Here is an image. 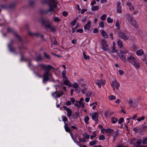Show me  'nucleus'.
<instances>
[{
	"mask_svg": "<svg viewBox=\"0 0 147 147\" xmlns=\"http://www.w3.org/2000/svg\"><path fill=\"white\" fill-rule=\"evenodd\" d=\"M74 105L76 106H77L78 108L79 109L80 108L79 105L78 103L76 101V103L74 104Z\"/></svg>",
	"mask_w": 147,
	"mask_h": 147,
	"instance_id": "864d4df0",
	"label": "nucleus"
},
{
	"mask_svg": "<svg viewBox=\"0 0 147 147\" xmlns=\"http://www.w3.org/2000/svg\"><path fill=\"white\" fill-rule=\"evenodd\" d=\"M121 53H123L124 54H128V55H129V53H132L130 52L129 50L127 49H125L124 51H122Z\"/></svg>",
	"mask_w": 147,
	"mask_h": 147,
	"instance_id": "412c9836",
	"label": "nucleus"
},
{
	"mask_svg": "<svg viewBox=\"0 0 147 147\" xmlns=\"http://www.w3.org/2000/svg\"><path fill=\"white\" fill-rule=\"evenodd\" d=\"M117 11L119 13H121V3L120 2H117L116 4Z\"/></svg>",
	"mask_w": 147,
	"mask_h": 147,
	"instance_id": "2eb2a0df",
	"label": "nucleus"
},
{
	"mask_svg": "<svg viewBox=\"0 0 147 147\" xmlns=\"http://www.w3.org/2000/svg\"><path fill=\"white\" fill-rule=\"evenodd\" d=\"M103 130L105 131V132H103V133H104L105 132L109 134V135L112 134L114 131L113 129L110 128L104 129H103Z\"/></svg>",
	"mask_w": 147,
	"mask_h": 147,
	"instance_id": "ddd939ff",
	"label": "nucleus"
},
{
	"mask_svg": "<svg viewBox=\"0 0 147 147\" xmlns=\"http://www.w3.org/2000/svg\"><path fill=\"white\" fill-rule=\"evenodd\" d=\"M117 45L119 47L121 48L123 47V43L122 41L120 39H118L117 42Z\"/></svg>",
	"mask_w": 147,
	"mask_h": 147,
	"instance_id": "a211bd4d",
	"label": "nucleus"
},
{
	"mask_svg": "<svg viewBox=\"0 0 147 147\" xmlns=\"http://www.w3.org/2000/svg\"><path fill=\"white\" fill-rule=\"evenodd\" d=\"M62 76L63 78L65 79H67V77L65 76L66 74V71L65 70H63V71L62 72Z\"/></svg>",
	"mask_w": 147,
	"mask_h": 147,
	"instance_id": "c756f323",
	"label": "nucleus"
},
{
	"mask_svg": "<svg viewBox=\"0 0 147 147\" xmlns=\"http://www.w3.org/2000/svg\"><path fill=\"white\" fill-rule=\"evenodd\" d=\"M64 127L66 131L67 132L69 133L71 135V129L68 126L67 124L66 123H65Z\"/></svg>",
	"mask_w": 147,
	"mask_h": 147,
	"instance_id": "f3484780",
	"label": "nucleus"
},
{
	"mask_svg": "<svg viewBox=\"0 0 147 147\" xmlns=\"http://www.w3.org/2000/svg\"><path fill=\"white\" fill-rule=\"evenodd\" d=\"M119 58L123 61L125 63L127 59L125 55L122 53H119L118 55Z\"/></svg>",
	"mask_w": 147,
	"mask_h": 147,
	"instance_id": "f8f14e48",
	"label": "nucleus"
},
{
	"mask_svg": "<svg viewBox=\"0 0 147 147\" xmlns=\"http://www.w3.org/2000/svg\"><path fill=\"white\" fill-rule=\"evenodd\" d=\"M145 118L144 116L140 118H139L138 119H137V120L139 122H140L142 120H144V119Z\"/></svg>",
	"mask_w": 147,
	"mask_h": 147,
	"instance_id": "a18cd8bd",
	"label": "nucleus"
},
{
	"mask_svg": "<svg viewBox=\"0 0 147 147\" xmlns=\"http://www.w3.org/2000/svg\"><path fill=\"white\" fill-rule=\"evenodd\" d=\"M107 17V16L106 14H104L100 18L101 20H104Z\"/></svg>",
	"mask_w": 147,
	"mask_h": 147,
	"instance_id": "ea45409f",
	"label": "nucleus"
},
{
	"mask_svg": "<svg viewBox=\"0 0 147 147\" xmlns=\"http://www.w3.org/2000/svg\"><path fill=\"white\" fill-rule=\"evenodd\" d=\"M52 25H51V24L50 23H49V24H46L45 25V26L47 28H49Z\"/></svg>",
	"mask_w": 147,
	"mask_h": 147,
	"instance_id": "8fccbe9b",
	"label": "nucleus"
},
{
	"mask_svg": "<svg viewBox=\"0 0 147 147\" xmlns=\"http://www.w3.org/2000/svg\"><path fill=\"white\" fill-rule=\"evenodd\" d=\"M51 75L48 71H46L44 74L43 76L42 82L43 83H46L47 81L52 78Z\"/></svg>",
	"mask_w": 147,
	"mask_h": 147,
	"instance_id": "7ed1b4c3",
	"label": "nucleus"
},
{
	"mask_svg": "<svg viewBox=\"0 0 147 147\" xmlns=\"http://www.w3.org/2000/svg\"><path fill=\"white\" fill-rule=\"evenodd\" d=\"M138 115L137 114H135L132 117V118L134 120L135 118L137 117Z\"/></svg>",
	"mask_w": 147,
	"mask_h": 147,
	"instance_id": "774afa93",
	"label": "nucleus"
},
{
	"mask_svg": "<svg viewBox=\"0 0 147 147\" xmlns=\"http://www.w3.org/2000/svg\"><path fill=\"white\" fill-rule=\"evenodd\" d=\"M70 100L72 102L73 104H74L75 101V100L74 99V98H71Z\"/></svg>",
	"mask_w": 147,
	"mask_h": 147,
	"instance_id": "680f3d73",
	"label": "nucleus"
},
{
	"mask_svg": "<svg viewBox=\"0 0 147 147\" xmlns=\"http://www.w3.org/2000/svg\"><path fill=\"white\" fill-rule=\"evenodd\" d=\"M126 17L129 23L130 24L136 28L138 27V23L133 18L128 14H127Z\"/></svg>",
	"mask_w": 147,
	"mask_h": 147,
	"instance_id": "f03ea898",
	"label": "nucleus"
},
{
	"mask_svg": "<svg viewBox=\"0 0 147 147\" xmlns=\"http://www.w3.org/2000/svg\"><path fill=\"white\" fill-rule=\"evenodd\" d=\"M101 45L102 46V49L104 51H106L108 49L109 45L107 43V41L105 40H101Z\"/></svg>",
	"mask_w": 147,
	"mask_h": 147,
	"instance_id": "6e6552de",
	"label": "nucleus"
},
{
	"mask_svg": "<svg viewBox=\"0 0 147 147\" xmlns=\"http://www.w3.org/2000/svg\"><path fill=\"white\" fill-rule=\"evenodd\" d=\"M89 119V117L88 116H86L84 118V121L87 124H88V121Z\"/></svg>",
	"mask_w": 147,
	"mask_h": 147,
	"instance_id": "72a5a7b5",
	"label": "nucleus"
},
{
	"mask_svg": "<svg viewBox=\"0 0 147 147\" xmlns=\"http://www.w3.org/2000/svg\"><path fill=\"white\" fill-rule=\"evenodd\" d=\"M96 136V134L94 132V133L93 134V135L92 136H91L90 137V138L91 139H92L93 138H95Z\"/></svg>",
	"mask_w": 147,
	"mask_h": 147,
	"instance_id": "3c124183",
	"label": "nucleus"
},
{
	"mask_svg": "<svg viewBox=\"0 0 147 147\" xmlns=\"http://www.w3.org/2000/svg\"><path fill=\"white\" fill-rule=\"evenodd\" d=\"M107 22L109 23H111L113 22V19L109 17H108L107 19Z\"/></svg>",
	"mask_w": 147,
	"mask_h": 147,
	"instance_id": "473e14b6",
	"label": "nucleus"
},
{
	"mask_svg": "<svg viewBox=\"0 0 147 147\" xmlns=\"http://www.w3.org/2000/svg\"><path fill=\"white\" fill-rule=\"evenodd\" d=\"M124 121V119L123 118L121 117L120 118L118 121V123L121 124Z\"/></svg>",
	"mask_w": 147,
	"mask_h": 147,
	"instance_id": "58836bf2",
	"label": "nucleus"
},
{
	"mask_svg": "<svg viewBox=\"0 0 147 147\" xmlns=\"http://www.w3.org/2000/svg\"><path fill=\"white\" fill-rule=\"evenodd\" d=\"M90 100V98H89L86 97L85 98V101L86 102H88Z\"/></svg>",
	"mask_w": 147,
	"mask_h": 147,
	"instance_id": "0e129e2a",
	"label": "nucleus"
},
{
	"mask_svg": "<svg viewBox=\"0 0 147 147\" xmlns=\"http://www.w3.org/2000/svg\"><path fill=\"white\" fill-rule=\"evenodd\" d=\"M28 34L30 36H36L39 35V34L38 33H32L30 31L28 32Z\"/></svg>",
	"mask_w": 147,
	"mask_h": 147,
	"instance_id": "5701e85b",
	"label": "nucleus"
},
{
	"mask_svg": "<svg viewBox=\"0 0 147 147\" xmlns=\"http://www.w3.org/2000/svg\"><path fill=\"white\" fill-rule=\"evenodd\" d=\"M54 11V8L51 5H50L49 9L48 10L47 12H52Z\"/></svg>",
	"mask_w": 147,
	"mask_h": 147,
	"instance_id": "f704fd0d",
	"label": "nucleus"
},
{
	"mask_svg": "<svg viewBox=\"0 0 147 147\" xmlns=\"http://www.w3.org/2000/svg\"><path fill=\"white\" fill-rule=\"evenodd\" d=\"M44 55L45 57L47 59H49L50 58L49 55L46 53H44Z\"/></svg>",
	"mask_w": 147,
	"mask_h": 147,
	"instance_id": "09e8293b",
	"label": "nucleus"
},
{
	"mask_svg": "<svg viewBox=\"0 0 147 147\" xmlns=\"http://www.w3.org/2000/svg\"><path fill=\"white\" fill-rule=\"evenodd\" d=\"M83 137L84 138L88 139L89 138L90 136L87 134H84L83 135Z\"/></svg>",
	"mask_w": 147,
	"mask_h": 147,
	"instance_id": "c9c22d12",
	"label": "nucleus"
},
{
	"mask_svg": "<svg viewBox=\"0 0 147 147\" xmlns=\"http://www.w3.org/2000/svg\"><path fill=\"white\" fill-rule=\"evenodd\" d=\"M127 5L129 7V9L130 11H133V13L134 14H135L138 13V11L137 10H135L134 7V6L129 2H128L127 3Z\"/></svg>",
	"mask_w": 147,
	"mask_h": 147,
	"instance_id": "1a4fd4ad",
	"label": "nucleus"
},
{
	"mask_svg": "<svg viewBox=\"0 0 147 147\" xmlns=\"http://www.w3.org/2000/svg\"><path fill=\"white\" fill-rule=\"evenodd\" d=\"M115 26L117 30H119L120 29V27L119 25V20H116Z\"/></svg>",
	"mask_w": 147,
	"mask_h": 147,
	"instance_id": "4be33fe9",
	"label": "nucleus"
},
{
	"mask_svg": "<svg viewBox=\"0 0 147 147\" xmlns=\"http://www.w3.org/2000/svg\"><path fill=\"white\" fill-rule=\"evenodd\" d=\"M119 72L120 75H122L123 74V72L122 70H119Z\"/></svg>",
	"mask_w": 147,
	"mask_h": 147,
	"instance_id": "e2e57ef3",
	"label": "nucleus"
},
{
	"mask_svg": "<svg viewBox=\"0 0 147 147\" xmlns=\"http://www.w3.org/2000/svg\"><path fill=\"white\" fill-rule=\"evenodd\" d=\"M63 108L65 110L67 111V116L68 117H71L72 115V111L69 108L65 106H64Z\"/></svg>",
	"mask_w": 147,
	"mask_h": 147,
	"instance_id": "4468645a",
	"label": "nucleus"
},
{
	"mask_svg": "<svg viewBox=\"0 0 147 147\" xmlns=\"http://www.w3.org/2000/svg\"><path fill=\"white\" fill-rule=\"evenodd\" d=\"M105 137L103 135H101L99 137V139L100 140H103L105 139Z\"/></svg>",
	"mask_w": 147,
	"mask_h": 147,
	"instance_id": "a19ab883",
	"label": "nucleus"
},
{
	"mask_svg": "<svg viewBox=\"0 0 147 147\" xmlns=\"http://www.w3.org/2000/svg\"><path fill=\"white\" fill-rule=\"evenodd\" d=\"M71 102L69 101H68L66 102V105H71Z\"/></svg>",
	"mask_w": 147,
	"mask_h": 147,
	"instance_id": "052dcab7",
	"label": "nucleus"
},
{
	"mask_svg": "<svg viewBox=\"0 0 147 147\" xmlns=\"http://www.w3.org/2000/svg\"><path fill=\"white\" fill-rule=\"evenodd\" d=\"M101 32L102 35L104 38H106L107 37V34L104 30H102Z\"/></svg>",
	"mask_w": 147,
	"mask_h": 147,
	"instance_id": "b1692460",
	"label": "nucleus"
},
{
	"mask_svg": "<svg viewBox=\"0 0 147 147\" xmlns=\"http://www.w3.org/2000/svg\"><path fill=\"white\" fill-rule=\"evenodd\" d=\"M73 86L75 91H77L78 90V84L77 83H75L73 84Z\"/></svg>",
	"mask_w": 147,
	"mask_h": 147,
	"instance_id": "393cba45",
	"label": "nucleus"
},
{
	"mask_svg": "<svg viewBox=\"0 0 147 147\" xmlns=\"http://www.w3.org/2000/svg\"><path fill=\"white\" fill-rule=\"evenodd\" d=\"M142 142V140H138L136 142V144L138 145H140Z\"/></svg>",
	"mask_w": 147,
	"mask_h": 147,
	"instance_id": "5fc2aeb1",
	"label": "nucleus"
},
{
	"mask_svg": "<svg viewBox=\"0 0 147 147\" xmlns=\"http://www.w3.org/2000/svg\"><path fill=\"white\" fill-rule=\"evenodd\" d=\"M142 143L143 144H145L147 143V138H145L143 140Z\"/></svg>",
	"mask_w": 147,
	"mask_h": 147,
	"instance_id": "4d7b16f0",
	"label": "nucleus"
},
{
	"mask_svg": "<svg viewBox=\"0 0 147 147\" xmlns=\"http://www.w3.org/2000/svg\"><path fill=\"white\" fill-rule=\"evenodd\" d=\"M76 31L77 32H79L80 33H82L83 32V30L82 29H81L77 30Z\"/></svg>",
	"mask_w": 147,
	"mask_h": 147,
	"instance_id": "6e6d98bb",
	"label": "nucleus"
},
{
	"mask_svg": "<svg viewBox=\"0 0 147 147\" xmlns=\"http://www.w3.org/2000/svg\"><path fill=\"white\" fill-rule=\"evenodd\" d=\"M91 22L89 20H88L87 24L85 25L84 27V29L85 31H87L89 30Z\"/></svg>",
	"mask_w": 147,
	"mask_h": 147,
	"instance_id": "9d476101",
	"label": "nucleus"
},
{
	"mask_svg": "<svg viewBox=\"0 0 147 147\" xmlns=\"http://www.w3.org/2000/svg\"><path fill=\"white\" fill-rule=\"evenodd\" d=\"M54 21L55 22H58L60 21V19L59 18L57 17H55L54 18Z\"/></svg>",
	"mask_w": 147,
	"mask_h": 147,
	"instance_id": "c03bdc74",
	"label": "nucleus"
},
{
	"mask_svg": "<svg viewBox=\"0 0 147 147\" xmlns=\"http://www.w3.org/2000/svg\"><path fill=\"white\" fill-rule=\"evenodd\" d=\"M77 102L78 103L80 107L83 109L84 108V105L83 103L82 102H80L79 101H77Z\"/></svg>",
	"mask_w": 147,
	"mask_h": 147,
	"instance_id": "bb28decb",
	"label": "nucleus"
},
{
	"mask_svg": "<svg viewBox=\"0 0 147 147\" xmlns=\"http://www.w3.org/2000/svg\"><path fill=\"white\" fill-rule=\"evenodd\" d=\"M111 49H112V53H115L117 52V50L115 49V46H112L111 47Z\"/></svg>",
	"mask_w": 147,
	"mask_h": 147,
	"instance_id": "e433bc0d",
	"label": "nucleus"
},
{
	"mask_svg": "<svg viewBox=\"0 0 147 147\" xmlns=\"http://www.w3.org/2000/svg\"><path fill=\"white\" fill-rule=\"evenodd\" d=\"M57 92L56 91L55 92H53L52 93V96L55 98H56V95H57Z\"/></svg>",
	"mask_w": 147,
	"mask_h": 147,
	"instance_id": "37998d69",
	"label": "nucleus"
},
{
	"mask_svg": "<svg viewBox=\"0 0 147 147\" xmlns=\"http://www.w3.org/2000/svg\"><path fill=\"white\" fill-rule=\"evenodd\" d=\"M111 122L113 123H116L118 121V119L117 118L114 117H112L111 118Z\"/></svg>",
	"mask_w": 147,
	"mask_h": 147,
	"instance_id": "cd10ccee",
	"label": "nucleus"
},
{
	"mask_svg": "<svg viewBox=\"0 0 147 147\" xmlns=\"http://www.w3.org/2000/svg\"><path fill=\"white\" fill-rule=\"evenodd\" d=\"M111 85L113 88V90L114 91L115 90V88L117 89H118L120 86L119 84L117 82L116 80H114L112 81L111 83Z\"/></svg>",
	"mask_w": 147,
	"mask_h": 147,
	"instance_id": "423d86ee",
	"label": "nucleus"
},
{
	"mask_svg": "<svg viewBox=\"0 0 147 147\" xmlns=\"http://www.w3.org/2000/svg\"><path fill=\"white\" fill-rule=\"evenodd\" d=\"M97 142V141L96 140H95L94 141L90 142L89 143V144L91 146H93L94 145L96 144Z\"/></svg>",
	"mask_w": 147,
	"mask_h": 147,
	"instance_id": "7c9ffc66",
	"label": "nucleus"
},
{
	"mask_svg": "<svg viewBox=\"0 0 147 147\" xmlns=\"http://www.w3.org/2000/svg\"><path fill=\"white\" fill-rule=\"evenodd\" d=\"M40 66L45 70H47V71H49L50 70L54 69V68L50 65H46L42 64H40Z\"/></svg>",
	"mask_w": 147,
	"mask_h": 147,
	"instance_id": "0eeeda50",
	"label": "nucleus"
},
{
	"mask_svg": "<svg viewBox=\"0 0 147 147\" xmlns=\"http://www.w3.org/2000/svg\"><path fill=\"white\" fill-rule=\"evenodd\" d=\"M105 82L104 80H98L96 82V84L98 86V87L99 88H100L101 87L102 85L103 86L105 85Z\"/></svg>",
	"mask_w": 147,
	"mask_h": 147,
	"instance_id": "9b49d317",
	"label": "nucleus"
},
{
	"mask_svg": "<svg viewBox=\"0 0 147 147\" xmlns=\"http://www.w3.org/2000/svg\"><path fill=\"white\" fill-rule=\"evenodd\" d=\"M83 57L85 59H88L89 58V57L88 55H86L84 53H83Z\"/></svg>",
	"mask_w": 147,
	"mask_h": 147,
	"instance_id": "4c0bfd02",
	"label": "nucleus"
},
{
	"mask_svg": "<svg viewBox=\"0 0 147 147\" xmlns=\"http://www.w3.org/2000/svg\"><path fill=\"white\" fill-rule=\"evenodd\" d=\"M128 105L129 107H132L133 108H136L138 106V102L135 100H132L130 99L128 101Z\"/></svg>",
	"mask_w": 147,
	"mask_h": 147,
	"instance_id": "39448f33",
	"label": "nucleus"
},
{
	"mask_svg": "<svg viewBox=\"0 0 147 147\" xmlns=\"http://www.w3.org/2000/svg\"><path fill=\"white\" fill-rule=\"evenodd\" d=\"M42 58L39 55L38 57H37L36 59V60L37 61H40Z\"/></svg>",
	"mask_w": 147,
	"mask_h": 147,
	"instance_id": "49530a36",
	"label": "nucleus"
},
{
	"mask_svg": "<svg viewBox=\"0 0 147 147\" xmlns=\"http://www.w3.org/2000/svg\"><path fill=\"white\" fill-rule=\"evenodd\" d=\"M116 98V97L113 95H110L108 96V99L110 100H115Z\"/></svg>",
	"mask_w": 147,
	"mask_h": 147,
	"instance_id": "c85d7f7f",
	"label": "nucleus"
},
{
	"mask_svg": "<svg viewBox=\"0 0 147 147\" xmlns=\"http://www.w3.org/2000/svg\"><path fill=\"white\" fill-rule=\"evenodd\" d=\"M99 8L98 6H92L91 7V10L92 11H95L98 10Z\"/></svg>",
	"mask_w": 147,
	"mask_h": 147,
	"instance_id": "aec40b11",
	"label": "nucleus"
},
{
	"mask_svg": "<svg viewBox=\"0 0 147 147\" xmlns=\"http://www.w3.org/2000/svg\"><path fill=\"white\" fill-rule=\"evenodd\" d=\"M136 53V54L138 56L142 55L144 53L143 51L141 49L137 51Z\"/></svg>",
	"mask_w": 147,
	"mask_h": 147,
	"instance_id": "6ab92c4d",
	"label": "nucleus"
},
{
	"mask_svg": "<svg viewBox=\"0 0 147 147\" xmlns=\"http://www.w3.org/2000/svg\"><path fill=\"white\" fill-rule=\"evenodd\" d=\"M126 61L131 64L137 70L140 68L141 63L136 59L133 53H129V55L127 56Z\"/></svg>",
	"mask_w": 147,
	"mask_h": 147,
	"instance_id": "f257e3e1",
	"label": "nucleus"
},
{
	"mask_svg": "<svg viewBox=\"0 0 147 147\" xmlns=\"http://www.w3.org/2000/svg\"><path fill=\"white\" fill-rule=\"evenodd\" d=\"M99 25L100 27L103 28L104 26V22H102L100 23Z\"/></svg>",
	"mask_w": 147,
	"mask_h": 147,
	"instance_id": "79ce46f5",
	"label": "nucleus"
},
{
	"mask_svg": "<svg viewBox=\"0 0 147 147\" xmlns=\"http://www.w3.org/2000/svg\"><path fill=\"white\" fill-rule=\"evenodd\" d=\"M87 11V9H83L82 10L81 13L82 14H83L84 13Z\"/></svg>",
	"mask_w": 147,
	"mask_h": 147,
	"instance_id": "bf43d9fd",
	"label": "nucleus"
},
{
	"mask_svg": "<svg viewBox=\"0 0 147 147\" xmlns=\"http://www.w3.org/2000/svg\"><path fill=\"white\" fill-rule=\"evenodd\" d=\"M76 7H77V9L79 11H80L81 10V9L80 7V6L79 4H77L76 5Z\"/></svg>",
	"mask_w": 147,
	"mask_h": 147,
	"instance_id": "69168bd1",
	"label": "nucleus"
},
{
	"mask_svg": "<svg viewBox=\"0 0 147 147\" xmlns=\"http://www.w3.org/2000/svg\"><path fill=\"white\" fill-rule=\"evenodd\" d=\"M54 40L53 44L54 45H57V41L56 39L55 38H54Z\"/></svg>",
	"mask_w": 147,
	"mask_h": 147,
	"instance_id": "603ef678",
	"label": "nucleus"
},
{
	"mask_svg": "<svg viewBox=\"0 0 147 147\" xmlns=\"http://www.w3.org/2000/svg\"><path fill=\"white\" fill-rule=\"evenodd\" d=\"M63 15L64 16H66L68 14V13L66 11H63Z\"/></svg>",
	"mask_w": 147,
	"mask_h": 147,
	"instance_id": "338daca9",
	"label": "nucleus"
},
{
	"mask_svg": "<svg viewBox=\"0 0 147 147\" xmlns=\"http://www.w3.org/2000/svg\"><path fill=\"white\" fill-rule=\"evenodd\" d=\"M118 135V132L117 131H115L114 134H113L112 136L113 137H116Z\"/></svg>",
	"mask_w": 147,
	"mask_h": 147,
	"instance_id": "de8ad7c7",
	"label": "nucleus"
},
{
	"mask_svg": "<svg viewBox=\"0 0 147 147\" xmlns=\"http://www.w3.org/2000/svg\"><path fill=\"white\" fill-rule=\"evenodd\" d=\"M63 84L65 85L69 86H70V83L68 80H66L64 81Z\"/></svg>",
	"mask_w": 147,
	"mask_h": 147,
	"instance_id": "a878e982",
	"label": "nucleus"
},
{
	"mask_svg": "<svg viewBox=\"0 0 147 147\" xmlns=\"http://www.w3.org/2000/svg\"><path fill=\"white\" fill-rule=\"evenodd\" d=\"M118 36L124 40H127L130 38L129 35L125 32L120 31L118 33Z\"/></svg>",
	"mask_w": 147,
	"mask_h": 147,
	"instance_id": "20e7f679",
	"label": "nucleus"
},
{
	"mask_svg": "<svg viewBox=\"0 0 147 147\" xmlns=\"http://www.w3.org/2000/svg\"><path fill=\"white\" fill-rule=\"evenodd\" d=\"M63 94V93L62 91L60 92L59 93H57V94L56 95V98H58L61 97Z\"/></svg>",
	"mask_w": 147,
	"mask_h": 147,
	"instance_id": "2f4dec72",
	"label": "nucleus"
},
{
	"mask_svg": "<svg viewBox=\"0 0 147 147\" xmlns=\"http://www.w3.org/2000/svg\"><path fill=\"white\" fill-rule=\"evenodd\" d=\"M98 113L97 112H95L93 113L92 115V119L95 121H97L98 120Z\"/></svg>",
	"mask_w": 147,
	"mask_h": 147,
	"instance_id": "dca6fc26",
	"label": "nucleus"
},
{
	"mask_svg": "<svg viewBox=\"0 0 147 147\" xmlns=\"http://www.w3.org/2000/svg\"><path fill=\"white\" fill-rule=\"evenodd\" d=\"M62 120L64 122L67 121V119L65 117H63Z\"/></svg>",
	"mask_w": 147,
	"mask_h": 147,
	"instance_id": "13d9d810",
	"label": "nucleus"
}]
</instances>
